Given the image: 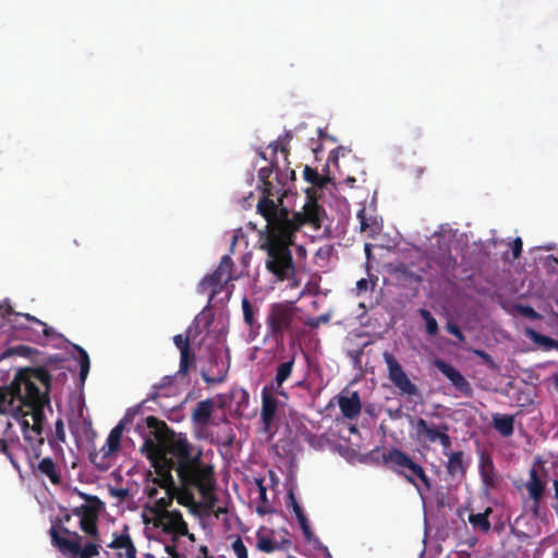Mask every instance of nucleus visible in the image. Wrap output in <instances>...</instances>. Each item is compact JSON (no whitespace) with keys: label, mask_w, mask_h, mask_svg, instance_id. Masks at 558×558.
Masks as SVG:
<instances>
[{"label":"nucleus","mask_w":558,"mask_h":558,"mask_svg":"<svg viewBox=\"0 0 558 558\" xmlns=\"http://www.w3.org/2000/svg\"><path fill=\"white\" fill-rule=\"evenodd\" d=\"M10 315H15L16 317H23L27 322H31V323L36 324L37 326L41 327V332L46 338H50V337L54 336V330L51 327H49L46 323L41 322L40 319H38L35 316H32L29 314L15 313L10 305H7L5 310L2 312V316L9 317Z\"/></svg>","instance_id":"28"},{"label":"nucleus","mask_w":558,"mask_h":558,"mask_svg":"<svg viewBox=\"0 0 558 558\" xmlns=\"http://www.w3.org/2000/svg\"><path fill=\"white\" fill-rule=\"evenodd\" d=\"M231 279V276H225L220 274L219 270H215L211 275L205 277L202 282L201 287L203 289H210L211 290V296L219 293L223 286Z\"/></svg>","instance_id":"24"},{"label":"nucleus","mask_w":558,"mask_h":558,"mask_svg":"<svg viewBox=\"0 0 558 558\" xmlns=\"http://www.w3.org/2000/svg\"><path fill=\"white\" fill-rule=\"evenodd\" d=\"M356 288L359 290H365L367 288V280L362 278L356 282Z\"/></svg>","instance_id":"61"},{"label":"nucleus","mask_w":558,"mask_h":558,"mask_svg":"<svg viewBox=\"0 0 558 558\" xmlns=\"http://www.w3.org/2000/svg\"><path fill=\"white\" fill-rule=\"evenodd\" d=\"M151 465L157 474V477L154 478V483L166 490L163 497H157L155 499L154 507L151 509L156 518H158L159 514L170 512L168 507L172 504L174 497L178 498L179 488L177 487V483L172 474H170L165 466H158L157 464Z\"/></svg>","instance_id":"8"},{"label":"nucleus","mask_w":558,"mask_h":558,"mask_svg":"<svg viewBox=\"0 0 558 558\" xmlns=\"http://www.w3.org/2000/svg\"><path fill=\"white\" fill-rule=\"evenodd\" d=\"M256 538L257 549L266 554H270L275 550H287L291 546V541L289 538L278 541L270 535L263 533L260 530L256 533Z\"/></svg>","instance_id":"20"},{"label":"nucleus","mask_w":558,"mask_h":558,"mask_svg":"<svg viewBox=\"0 0 558 558\" xmlns=\"http://www.w3.org/2000/svg\"><path fill=\"white\" fill-rule=\"evenodd\" d=\"M257 211L264 218H274L276 222L293 235H296V232L304 225H308L314 229H320L326 216L324 207L313 196L307 197L302 211L290 213L286 207L279 208L275 199L259 201Z\"/></svg>","instance_id":"5"},{"label":"nucleus","mask_w":558,"mask_h":558,"mask_svg":"<svg viewBox=\"0 0 558 558\" xmlns=\"http://www.w3.org/2000/svg\"><path fill=\"white\" fill-rule=\"evenodd\" d=\"M287 506L289 508H291L292 511L294 512L305 539L306 541H311L312 537H313V532H312V529L310 526L308 519H307L306 514L304 513L303 508L298 502V500L295 498V495H294L292 489H290L288 492V495H287Z\"/></svg>","instance_id":"19"},{"label":"nucleus","mask_w":558,"mask_h":558,"mask_svg":"<svg viewBox=\"0 0 558 558\" xmlns=\"http://www.w3.org/2000/svg\"><path fill=\"white\" fill-rule=\"evenodd\" d=\"M14 351L16 353H19L20 355L28 356L33 352V349L31 347H27V345H19L16 348H14Z\"/></svg>","instance_id":"52"},{"label":"nucleus","mask_w":558,"mask_h":558,"mask_svg":"<svg viewBox=\"0 0 558 558\" xmlns=\"http://www.w3.org/2000/svg\"><path fill=\"white\" fill-rule=\"evenodd\" d=\"M493 427L504 437H510L514 432V416L511 414H495Z\"/></svg>","instance_id":"26"},{"label":"nucleus","mask_w":558,"mask_h":558,"mask_svg":"<svg viewBox=\"0 0 558 558\" xmlns=\"http://www.w3.org/2000/svg\"><path fill=\"white\" fill-rule=\"evenodd\" d=\"M228 368H222L217 372L216 375L210 376L207 373L202 374V378L207 384H220L222 383L227 377Z\"/></svg>","instance_id":"41"},{"label":"nucleus","mask_w":558,"mask_h":558,"mask_svg":"<svg viewBox=\"0 0 558 558\" xmlns=\"http://www.w3.org/2000/svg\"><path fill=\"white\" fill-rule=\"evenodd\" d=\"M277 170L278 166L274 162H271V165L268 167H263L259 169L258 179L263 184V198L260 201L274 199L275 196L280 194V189H277L275 184L269 180L274 171L277 172Z\"/></svg>","instance_id":"21"},{"label":"nucleus","mask_w":558,"mask_h":558,"mask_svg":"<svg viewBox=\"0 0 558 558\" xmlns=\"http://www.w3.org/2000/svg\"><path fill=\"white\" fill-rule=\"evenodd\" d=\"M527 335L535 343L544 345L547 349L558 350V340L545 335H541L533 329H529Z\"/></svg>","instance_id":"35"},{"label":"nucleus","mask_w":558,"mask_h":558,"mask_svg":"<svg viewBox=\"0 0 558 558\" xmlns=\"http://www.w3.org/2000/svg\"><path fill=\"white\" fill-rule=\"evenodd\" d=\"M385 362L388 367V378L397 387L402 396H417L418 388L413 384L398 360L390 353L384 354Z\"/></svg>","instance_id":"10"},{"label":"nucleus","mask_w":558,"mask_h":558,"mask_svg":"<svg viewBox=\"0 0 558 558\" xmlns=\"http://www.w3.org/2000/svg\"><path fill=\"white\" fill-rule=\"evenodd\" d=\"M278 408V400L274 396V391L268 387L264 386L262 389V409L260 420L263 424V432L270 433L274 425L276 412Z\"/></svg>","instance_id":"13"},{"label":"nucleus","mask_w":558,"mask_h":558,"mask_svg":"<svg viewBox=\"0 0 558 558\" xmlns=\"http://www.w3.org/2000/svg\"><path fill=\"white\" fill-rule=\"evenodd\" d=\"M146 493H147V496L149 499H156L158 496V488L157 487H147Z\"/></svg>","instance_id":"59"},{"label":"nucleus","mask_w":558,"mask_h":558,"mask_svg":"<svg viewBox=\"0 0 558 558\" xmlns=\"http://www.w3.org/2000/svg\"><path fill=\"white\" fill-rule=\"evenodd\" d=\"M337 401L343 417L353 421L360 416L362 401L357 391L351 392L350 396L339 395Z\"/></svg>","instance_id":"17"},{"label":"nucleus","mask_w":558,"mask_h":558,"mask_svg":"<svg viewBox=\"0 0 558 558\" xmlns=\"http://www.w3.org/2000/svg\"><path fill=\"white\" fill-rule=\"evenodd\" d=\"M327 320H328V317H327V316H320V317L318 318V320H317V322H315V323H308V325H310L311 327H317L319 322H327Z\"/></svg>","instance_id":"63"},{"label":"nucleus","mask_w":558,"mask_h":558,"mask_svg":"<svg viewBox=\"0 0 558 558\" xmlns=\"http://www.w3.org/2000/svg\"><path fill=\"white\" fill-rule=\"evenodd\" d=\"M490 513L492 508H487L484 512L481 513H471L469 515V522L473 525V527L478 529L482 532H488L490 530V522L488 520Z\"/></svg>","instance_id":"31"},{"label":"nucleus","mask_w":558,"mask_h":558,"mask_svg":"<svg viewBox=\"0 0 558 558\" xmlns=\"http://www.w3.org/2000/svg\"><path fill=\"white\" fill-rule=\"evenodd\" d=\"M435 366L451 381L457 390L464 397H472L473 389L465 377L451 364L442 360H436Z\"/></svg>","instance_id":"14"},{"label":"nucleus","mask_w":558,"mask_h":558,"mask_svg":"<svg viewBox=\"0 0 558 558\" xmlns=\"http://www.w3.org/2000/svg\"><path fill=\"white\" fill-rule=\"evenodd\" d=\"M448 457V462L446 464L447 473L451 476L456 475H465L466 466L463 463V451H454L446 454Z\"/></svg>","instance_id":"27"},{"label":"nucleus","mask_w":558,"mask_h":558,"mask_svg":"<svg viewBox=\"0 0 558 558\" xmlns=\"http://www.w3.org/2000/svg\"><path fill=\"white\" fill-rule=\"evenodd\" d=\"M287 173H279V169L276 172V180L277 185H275L277 189H280V194L276 196L279 201H281V197L284 196L288 187L289 180L295 179V172L294 170L288 169Z\"/></svg>","instance_id":"33"},{"label":"nucleus","mask_w":558,"mask_h":558,"mask_svg":"<svg viewBox=\"0 0 558 558\" xmlns=\"http://www.w3.org/2000/svg\"><path fill=\"white\" fill-rule=\"evenodd\" d=\"M86 504L76 507L73 513L80 518V529L90 537L83 544V536L64 526L52 525L49 530L52 545L65 558H94L100 554L98 515L104 502L97 496L81 494Z\"/></svg>","instance_id":"3"},{"label":"nucleus","mask_w":558,"mask_h":558,"mask_svg":"<svg viewBox=\"0 0 558 558\" xmlns=\"http://www.w3.org/2000/svg\"><path fill=\"white\" fill-rule=\"evenodd\" d=\"M357 218L360 220V228L361 231H371L373 233H376L378 231V226L376 220L368 219L365 214V208H362L357 213Z\"/></svg>","instance_id":"38"},{"label":"nucleus","mask_w":558,"mask_h":558,"mask_svg":"<svg viewBox=\"0 0 558 558\" xmlns=\"http://www.w3.org/2000/svg\"><path fill=\"white\" fill-rule=\"evenodd\" d=\"M258 490H259V498L263 502H267V492L266 487L263 485V482H258Z\"/></svg>","instance_id":"55"},{"label":"nucleus","mask_w":558,"mask_h":558,"mask_svg":"<svg viewBox=\"0 0 558 558\" xmlns=\"http://www.w3.org/2000/svg\"><path fill=\"white\" fill-rule=\"evenodd\" d=\"M303 174H304V179L308 183H311L315 186H318V187L325 186V184L328 181L327 178L320 175L316 169H314L310 166H305Z\"/></svg>","instance_id":"36"},{"label":"nucleus","mask_w":558,"mask_h":558,"mask_svg":"<svg viewBox=\"0 0 558 558\" xmlns=\"http://www.w3.org/2000/svg\"><path fill=\"white\" fill-rule=\"evenodd\" d=\"M457 558H472V557H471L470 553H468L465 550H461V551L457 553Z\"/></svg>","instance_id":"62"},{"label":"nucleus","mask_w":558,"mask_h":558,"mask_svg":"<svg viewBox=\"0 0 558 558\" xmlns=\"http://www.w3.org/2000/svg\"><path fill=\"white\" fill-rule=\"evenodd\" d=\"M51 375L43 366L21 369L10 387L0 388V413H11L23 408L31 415L33 430L41 435L45 421L44 409L50 404Z\"/></svg>","instance_id":"2"},{"label":"nucleus","mask_w":558,"mask_h":558,"mask_svg":"<svg viewBox=\"0 0 558 558\" xmlns=\"http://www.w3.org/2000/svg\"><path fill=\"white\" fill-rule=\"evenodd\" d=\"M74 349L77 351L78 355H80V359H78V363H80V379L82 381H85L88 373H89V368H90V360H89V356L87 354V352L80 345L75 344L74 345Z\"/></svg>","instance_id":"34"},{"label":"nucleus","mask_w":558,"mask_h":558,"mask_svg":"<svg viewBox=\"0 0 558 558\" xmlns=\"http://www.w3.org/2000/svg\"><path fill=\"white\" fill-rule=\"evenodd\" d=\"M38 471L47 476L54 485L61 483V475L57 470L56 463L50 457L44 458L38 464Z\"/></svg>","instance_id":"29"},{"label":"nucleus","mask_w":558,"mask_h":558,"mask_svg":"<svg viewBox=\"0 0 558 558\" xmlns=\"http://www.w3.org/2000/svg\"><path fill=\"white\" fill-rule=\"evenodd\" d=\"M173 342L175 347L180 350V353L191 351L190 340L187 337H183L182 335H177L173 337Z\"/></svg>","instance_id":"44"},{"label":"nucleus","mask_w":558,"mask_h":558,"mask_svg":"<svg viewBox=\"0 0 558 558\" xmlns=\"http://www.w3.org/2000/svg\"><path fill=\"white\" fill-rule=\"evenodd\" d=\"M243 320L251 331L257 332L260 324L255 318V310L247 298L242 299Z\"/></svg>","instance_id":"30"},{"label":"nucleus","mask_w":558,"mask_h":558,"mask_svg":"<svg viewBox=\"0 0 558 558\" xmlns=\"http://www.w3.org/2000/svg\"><path fill=\"white\" fill-rule=\"evenodd\" d=\"M156 526L171 534L173 543H175L180 536H187L192 543L195 542V535L189 532L187 523L184 521L179 510H171L170 512L159 514L158 518H156Z\"/></svg>","instance_id":"11"},{"label":"nucleus","mask_w":558,"mask_h":558,"mask_svg":"<svg viewBox=\"0 0 558 558\" xmlns=\"http://www.w3.org/2000/svg\"><path fill=\"white\" fill-rule=\"evenodd\" d=\"M475 353H476V355L482 357V360H484L486 364H488L490 366L494 365L492 356L488 353H486L485 351L476 350Z\"/></svg>","instance_id":"53"},{"label":"nucleus","mask_w":558,"mask_h":558,"mask_svg":"<svg viewBox=\"0 0 558 558\" xmlns=\"http://www.w3.org/2000/svg\"><path fill=\"white\" fill-rule=\"evenodd\" d=\"M446 328L448 332L454 336L460 342H463L465 340V337L458 325L448 323Z\"/></svg>","instance_id":"47"},{"label":"nucleus","mask_w":558,"mask_h":558,"mask_svg":"<svg viewBox=\"0 0 558 558\" xmlns=\"http://www.w3.org/2000/svg\"><path fill=\"white\" fill-rule=\"evenodd\" d=\"M269 147L272 148L274 153L277 154V151H281L282 154H284V156L287 157L289 150L287 148V145L284 144H278L277 142L272 143L269 145Z\"/></svg>","instance_id":"51"},{"label":"nucleus","mask_w":558,"mask_h":558,"mask_svg":"<svg viewBox=\"0 0 558 558\" xmlns=\"http://www.w3.org/2000/svg\"><path fill=\"white\" fill-rule=\"evenodd\" d=\"M412 426L416 433V440L418 442H439L442 447L444 454L451 447V438L449 436V425L446 423L434 424L428 423L426 420L418 417L412 422Z\"/></svg>","instance_id":"7"},{"label":"nucleus","mask_w":558,"mask_h":558,"mask_svg":"<svg viewBox=\"0 0 558 558\" xmlns=\"http://www.w3.org/2000/svg\"><path fill=\"white\" fill-rule=\"evenodd\" d=\"M418 314L425 322L426 332L429 336H436L439 328H438V323L435 319V317L432 315V313L428 310L420 308Z\"/></svg>","instance_id":"37"},{"label":"nucleus","mask_w":558,"mask_h":558,"mask_svg":"<svg viewBox=\"0 0 558 558\" xmlns=\"http://www.w3.org/2000/svg\"><path fill=\"white\" fill-rule=\"evenodd\" d=\"M287 506L289 508H291L292 511L294 512L305 539L306 541H311L312 537H313V532H312V529L310 526L308 519H307L306 514L304 513L303 508L298 502V500L295 498V495H294L292 489H290L288 492V495H287Z\"/></svg>","instance_id":"18"},{"label":"nucleus","mask_w":558,"mask_h":558,"mask_svg":"<svg viewBox=\"0 0 558 558\" xmlns=\"http://www.w3.org/2000/svg\"><path fill=\"white\" fill-rule=\"evenodd\" d=\"M196 558H214V557L209 555L208 547L205 545H202L199 547V554Z\"/></svg>","instance_id":"56"},{"label":"nucleus","mask_w":558,"mask_h":558,"mask_svg":"<svg viewBox=\"0 0 558 558\" xmlns=\"http://www.w3.org/2000/svg\"><path fill=\"white\" fill-rule=\"evenodd\" d=\"M546 265L548 267H556L558 266V257L554 256V255H549L546 257Z\"/></svg>","instance_id":"58"},{"label":"nucleus","mask_w":558,"mask_h":558,"mask_svg":"<svg viewBox=\"0 0 558 558\" xmlns=\"http://www.w3.org/2000/svg\"><path fill=\"white\" fill-rule=\"evenodd\" d=\"M158 397H159V390H158V389H156V388H153V387H151V390H150V392L148 393L147 400H153V401H155V400H157V399H158Z\"/></svg>","instance_id":"60"},{"label":"nucleus","mask_w":558,"mask_h":558,"mask_svg":"<svg viewBox=\"0 0 558 558\" xmlns=\"http://www.w3.org/2000/svg\"><path fill=\"white\" fill-rule=\"evenodd\" d=\"M111 549L119 550L118 557L136 558L137 550L129 534V527L124 525L123 532L113 533V539L107 545Z\"/></svg>","instance_id":"16"},{"label":"nucleus","mask_w":558,"mask_h":558,"mask_svg":"<svg viewBox=\"0 0 558 558\" xmlns=\"http://www.w3.org/2000/svg\"><path fill=\"white\" fill-rule=\"evenodd\" d=\"M295 362V353H293L288 361L281 362L276 368V375L274 380L268 386L276 395L288 398L287 392L283 389V383L290 378L293 372Z\"/></svg>","instance_id":"15"},{"label":"nucleus","mask_w":558,"mask_h":558,"mask_svg":"<svg viewBox=\"0 0 558 558\" xmlns=\"http://www.w3.org/2000/svg\"><path fill=\"white\" fill-rule=\"evenodd\" d=\"M54 438L59 442L65 441L64 423L62 418H58L54 423Z\"/></svg>","instance_id":"45"},{"label":"nucleus","mask_w":558,"mask_h":558,"mask_svg":"<svg viewBox=\"0 0 558 558\" xmlns=\"http://www.w3.org/2000/svg\"><path fill=\"white\" fill-rule=\"evenodd\" d=\"M480 474L486 487H494L495 481V466L490 456L482 454L478 464Z\"/></svg>","instance_id":"25"},{"label":"nucleus","mask_w":558,"mask_h":558,"mask_svg":"<svg viewBox=\"0 0 558 558\" xmlns=\"http://www.w3.org/2000/svg\"><path fill=\"white\" fill-rule=\"evenodd\" d=\"M165 550L167 554H169L172 558H179V554L177 551L175 545H166Z\"/></svg>","instance_id":"57"},{"label":"nucleus","mask_w":558,"mask_h":558,"mask_svg":"<svg viewBox=\"0 0 558 558\" xmlns=\"http://www.w3.org/2000/svg\"><path fill=\"white\" fill-rule=\"evenodd\" d=\"M214 408L215 403L211 399L197 402L192 413L193 422L202 426L208 425L214 412Z\"/></svg>","instance_id":"23"},{"label":"nucleus","mask_w":558,"mask_h":558,"mask_svg":"<svg viewBox=\"0 0 558 558\" xmlns=\"http://www.w3.org/2000/svg\"><path fill=\"white\" fill-rule=\"evenodd\" d=\"M437 263L444 270H449L454 268L457 260L452 257L450 252H447L437 258Z\"/></svg>","instance_id":"43"},{"label":"nucleus","mask_w":558,"mask_h":558,"mask_svg":"<svg viewBox=\"0 0 558 558\" xmlns=\"http://www.w3.org/2000/svg\"><path fill=\"white\" fill-rule=\"evenodd\" d=\"M298 308L290 302H277L269 305L266 326L268 336L282 340L284 332L292 329Z\"/></svg>","instance_id":"6"},{"label":"nucleus","mask_w":558,"mask_h":558,"mask_svg":"<svg viewBox=\"0 0 558 558\" xmlns=\"http://www.w3.org/2000/svg\"><path fill=\"white\" fill-rule=\"evenodd\" d=\"M109 492L112 497H116L121 501L129 496V490L125 488H110Z\"/></svg>","instance_id":"50"},{"label":"nucleus","mask_w":558,"mask_h":558,"mask_svg":"<svg viewBox=\"0 0 558 558\" xmlns=\"http://www.w3.org/2000/svg\"><path fill=\"white\" fill-rule=\"evenodd\" d=\"M169 384H171V377L166 376L161 379L160 383L153 385V388H156L160 391L162 388H165Z\"/></svg>","instance_id":"54"},{"label":"nucleus","mask_w":558,"mask_h":558,"mask_svg":"<svg viewBox=\"0 0 558 558\" xmlns=\"http://www.w3.org/2000/svg\"><path fill=\"white\" fill-rule=\"evenodd\" d=\"M0 452L4 453L8 459L10 460V462L15 466L17 468V463L16 461L14 460L13 458V454L12 452L9 450V446H8V442L7 440L0 438Z\"/></svg>","instance_id":"49"},{"label":"nucleus","mask_w":558,"mask_h":558,"mask_svg":"<svg viewBox=\"0 0 558 558\" xmlns=\"http://www.w3.org/2000/svg\"><path fill=\"white\" fill-rule=\"evenodd\" d=\"M144 442L141 452L151 464L165 466L170 474L175 472L179 488L178 502L190 507L195 505V493H198L209 508L217 501L215 469L203 460L201 449L190 442L185 434H175L166 422L149 415L145 426L138 425Z\"/></svg>","instance_id":"1"},{"label":"nucleus","mask_w":558,"mask_h":558,"mask_svg":"<svg viewBox=\"0 0 558 558\" xmlns=\"http://www.w3.org/2000/svg\"><path fill=\"white\" fill-rule=\"evenodd\" d=\"M195 361V354L191 351L180 353L179 374L186 375L191 364Z\"/></svg>","instance_id":"39"},{"label":"nucleus","mask_w":558,"mask_h":558,"mask_svg":"<svg viewBox=\"0 0 558 558\" xmlns=\"http://www.w3.org/2000/svg\"><path fill=\"white\" fill-rule=\"evenodd\" d=\"M129 413L109 433L106 444L99 451L90 453V461L98 469L105 471L109 465V458L120 449L121 438Z\"/></svg>","instance_id":"9"},{"label":"nucleus","mask_w":558,"mask_h":558,"mask_svg":"<svg viewBox=\"0 0 558 558\" xmlns=\"http://www.w3.org/2000/svg\"><path fill=\"white\" fill-rule=\"evenodd\" d=\"M266 231L260 235L259 248L266 253V269L278 281H290L295 277V263L291 246L295 235L271 219L265 218Z\"/></svg>","instance_id":"4"},{"label":"nucleus","mask_w":558,"mask_h":558,"mask_svg":"<svg viewBox=\"0 0 558 558\" xmlns=\"http://www.w3.org/2000/svg\"><path fill=\"white\" fill-rule=\"evenodd\" d=\"M232 268H233L232 258L229 255H223L221 257L219 266L217 267V270H219L220 274H222L225 276H231Z\"/></svg>","instance_id":"42"},{"label":"nucleus","mask_w":558,"mask_h":558,"mask_svg":"<svg viewBox=\"0 0 558 558\" xmlns=\"http://www.w3.org/2000/svg\"><path fill=\"white\" fill-rule=\"evenodd\" d=\"M523 243L521 238H515L512 242L511 252H512V259H518L521 256L522 253Z\"/></svg>","instance_id":"48"},{"label":"nucleus","mask_w":558,"mask_h":558,"mask_svg":"<svg viewBox=\"0 0 558 558\" xmlns=\"http://www.w3.org/2000/svg\"><path fill=\"white\" fill-rule=\"evenodd\" d=\"M231 549L236 558H248V551L241 536H236L231 543Z\"/></svg>","instance_id":"40"},{"label":"nucleus","mask_w":558,"mask_h":558,"mask_svg":"<svg viewBox=\"0 0 558 558\" xmlns=\"http://www.w3.org/2000/svg\"><path fill=\"white\" fill-rule=\"evenodd\" d=\"M525 487L529 492L530 497L534 501L535 508L537 509L544 495L545 484L539 477L535 468H532L530 470V478L525 484Z\"/></svg>","instance_id":"22"},{"label":"nucleus","mask_w":558,"mask_h":558,"mask_svg":"<svg viewBox=\"0 0 558 558\" xmlns=\"http://www.w3.org/2000/svg\"><path fill=\"white\" fill-rule=\"evenodd\" d=\"M383 459L385 463L391 464V469L397 474L403 476L408 483L415 486L416 489L420 492L417 482L414 480L412 475H409L405 472V469H408V464L412 460L408 453L398 448H390L386 453H384Z\"/></svg>","instance_id":"12"},{"label":"nucleus","mask_w":558,"mask_h":558,"mask_svg":"<svg viewBox=\"0 0 558 558\" xmlns=\"http://www.w3.org/2000/svg\"><path fill=\"white\" fill-rule=\"evenodd\" d=\"M405 472L409 475H412L415 481L418 478L427 490L432 488V482L429 477L426 475L424 469L418 463L411 460V462L408 464V469H405Z\"/></svg>","instance_id":"32"},{"label":"nucleus","mask_w":558,"mask_h":558,"mask_svg":"<svg viewBox=\"0 0 558 558\" xmlns=\"http://www.w3.org/2000/svg\"><path fill=\"white\" fill-rule=\"evenodd\" d=\"M519 312L524 317H527V318H531V319H536V318L539 317L538 313L532 306H530V305H520L519 306Z\"/></svg>","instance_id":"46"},{"label":"nucleus","mask_w":558,"mask_h":558,"mask_svg":"<svg viewBox=\"0 0 558 558\" xmlns=\"http://www.w3.org/2000/svg\"><path fill=\"white\" fill-rule=\"evenodd\" d=\"M555 497L558 499V480L554 481Z\"/></svg>","instance_id":"64"}]
</instances>
